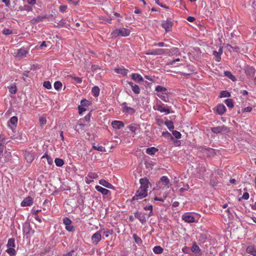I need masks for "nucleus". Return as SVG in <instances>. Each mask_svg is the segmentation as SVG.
I'll use <instances>...</instances> for the list:
<instances>
[{"label":"nucleus","instance_id":"nucleus-1","mask_svg":"<svg viewBox=\"0 0 256 256\" xmlns=\"http://www.w3.org/2000/svg\"><path fill=\"white\" fill-rule=\"evenodd\" d=\"M140 186L136 190L135 196L132 197V201L142 199L148 195V188L150 185L148 179L146 178H140Z\"/></svg>","mask_w":256,"mask_h":256},{"label":"nucleus","instance_id":"nucleus-2","mask_svg":"<svg viewBox=\"0 0 256 256\" xmlns=\"http://www.w3.org/2000/svg\"><path fill=\"white\" fill-rule=\"evenodd\" d=\"M130 29L122 28L114 30L111 33V36L114 38L120 36H127L130 34Z\"/></svg>","mask_w":256,"mask_h":256},{"label":"nucleus","instance_id":"nucleus-3","mask_svg":"<svg viewBox=\"0 0 256 256\" xmlns=\"http://www.w3.org/2000/svg\"><path fill=\"white\" fill-rule=\"evenodd\" d=\"M156 188L158 190H165L170 188V180L166 176H162L156 182Z\"/></svg>","mask_w":256,"mask_h":256},{"label":"nucleus","instance_id":"nucleus-4","mask_svg":"<svg viewBox=\"0 0 256 256\" xmlns=\"http://www.w3.org/2000/svg\"><path fill=\"white\" fill-rule=\"evenodd\" d=\"M211 130L213 133L216 134H224L228 133L230 130L229 128L226 126L222 125L221 126L212 128Z\"/></svg>","mask_w":256,"mask_h":256},{"label":"nucleus","instance_id":"nucleus-5","mask_svg":"<svg viewBox=\"0 0 256 256\" xmlns=\"http://www.w3.org/2000/svg\"><path fill=\"white\" fill-rule=\"evenodd\" d=\"M102 230L97 231L92 236V242L94 244L96 245L102 240Z\"/></svg>","mask_w":256,"mask_h":256},{"label":"nucleus","instance_id":"nucleus-6","mask_svg":"<svg viewBox=\"0 0 256 256\" xmlns=\"http://www.w3.org/2000/svg\"><path fill=\"white\" fill-rule=\"evenodd\" d=\"M164 104L162 103L160 101H158L157 102L155 106L154 107V108L155 110H157L160 112H166V114H168L170 113V110L168 108H165L163 106Z\"/></svg>","mask_w":256,"mask_h":256},{"label":"nucleus","instance_id":"nucleus-7","mask_svg":"<svg viewBox=\"0 0 256 256\" xmlns=\"http://www.w3.org/2000/svg\"><path fill=\"white\" fill-rule=\"evenodd\" d=\"M162 26L165 30L166 32L172 30V22L168 20H162Z\"/></svg>","mask_w":256,"mask_h":256},{"label":"nucleus","instance_id":"nucleus-8","mask_svg":"<svg viewBox=\"0 0 256 256\" xmlns=\"http://www.w3.org/2000/svg\"><path fill=\"white\" fill-rule=\"evenodd\" d=\"M122 105L123 106L122 110L123 112L130 114H134L135 112V110L134 108L128 106L126 102L122 103Z\"/></svg>","mask_w":256,"mask_h":256},{"label":"nucleus","instance_id":"nucleus-9","mask_svg":"<svg viewBox=\"0 0 256 256\" xmlns=\"http://www.w3.org/2000/svg\"><path fill=\"white\" fill-rule=\"evenodd\" d=\"M33 203L32 198L30 196L26 198L21 202L22 206H30Z\"/></svg>","mask_w":256,"mask_h":256},{"label":"nucleus","instance_id":"nucleus-10","mask_svg":"<svg viewBox=\"0 0 256 256\" xmlns=\"http://www.w3.org/2000/svg\"><path fill=\"white\" fill-rule=\"evenodd\" d=\"M24 156L26 160L28 163H31L34 159V154L32 152H26Z\"/></svg>","mask_w":256,"mask_h":256},{"label":"nucleus","instance_id":"nucleus-11","mask_svg":"<svg viewBox=\"0 0 256 256\" xmlns=\"http://www.w3.org/2000/svg\"><path fill=\"white\" fill-rule=\"evenodd\" d=\"M165 53V50L162 48H157L150 50L148 54L152 55H162Z\"/></svg>","mask_w":256,"mask_h":256},{"label":"nucleus","instance_id":"nucleus-12","mask_svg":"<svg viewBox=\"0 0 256 256\" xmlns=\"http://www.w3.org/2000/svg\"><path fill=\"white\" fill-rule=\"evenodd\" d=\"M114 70L116 73L122 74L123 76H126L128 72V70L125 68L124 66L116 68Z\"/></svg>","mask_w":256,"mask_h":256},{"label":"nucleus","instance_id":"nucleus-13","mask_svg":"<svg viewBox=\"0 0 256 256\" xmlns=\"http://www.w3.org/2000/svg\"><path fill=\"white\" fill-rule=\"evenodd\" d=\"M112 126L114 128L120 129L124 126V124L121 121L114 120L112 122Z\"/></svg>","mask_w":256,"mask_h":256},{"label":"nucleus","instance_id":"nucleus-14","mask_svg":"<svg viewBox=\"0 0 256 256\" xmlns=\"http://www.w3.org/2000/svg\"><path fill=\"white\" fill-rule=\"evenodd\" d=\"M222 54V48H220L218 52L216 50L213 51V54L216 56V60L219 62L221 60V56Z\"/></svg>","mask_w":256,"mask_h":256},{"label":"nucleus","instance_id":"nucleus-15","mask_svg":"<svg viewBox=\"0 0 256 256\" xmlns=\"http://www.w3.org/2000/svg\"><path fill=\"white\" fill-rule=\"evenodd\" d=\"M246 252L252 256H256V246L254 245L249 246L246 248Z\"/></svg>","mask_w":256,"mask_h":256},{"label":"nucleus","instance_id":"nucleus-16","mask_svg":"<svg viewBox=\"0 0 256 256\" xmlns=\"http://www.w3.org/2000/svg\"><path fill=\"white\" fill-rule=\"evenodd\" d=\"M182 219L186 222L189 223L194 222L195 220V218L193 216L187 214L182 216Z\"/></svg>","mask_w":256,"mask_h":256},{"label":"nucleus","instance_id":"nucleus-17","mask_svg":"<svg viewBox=\"0 0 256 256\" xmlns=\"http://www.w3.org/2000/svg\"><path fill=\"white\" fill-rule=\"evenodd\" d=\"M245 71L246 76L249 77H252L254 76L256 70L254 68L248 66L246 68Z\"/></svg>","mask_w":256,"mask_h":256},{"label":"nucleus","instance_id":"nucleus-18","mask_svg":"<svg viewBox=\"0 0 256 256\" xmlns=\"http://www.w3.org/2000/svg\"><path fill=\"white\" fill-rule=\"evenodd\" d=\"M216 110L217 112L219 114L222 115V114H224L226 110V108L224 104H219L217 106Z\"/></svg>","mask_w":256,"mask_h":256},{"label":"nucleus","instance_id":"nucleus-19","mask_svg":"<svg viewBox=\"0 0 256 256\" xmlns=\"http://www.w3.org/2000/svg\"><path fill=\"white\" fill-rule=\"evenodd\" d=\"M99 184L106 188L110 189L114 188V186L111 184L109 183L108 182L104 180H100L99 181Z\"/></svg>","mask_w":256,"mask_h":256},{"label":"nucleus","instance_id":"nucleus-20","mask_svg":"<svg viewBox=\"0 0 256 256\" xmlns=\"http://www.w3.org/2000/svg\"><path fill=\"white\" fill-rule=\"evenodd\" d=\"M128 84L131 86L132 90L136 94H138L140 92V89L137 84H134L132 82H128Z\"/></svg>","mask_w":256,"mask_h":256},{"label":"nucleus","instance_id":"nucleus-21","mask_svg":"<svg viewBox=\"0 0 256 256\" xmlns=\"http://www.w3.org/2000/svg\"><path fill=\"white\" fill-rule=\"evenodd\" d=\"M157 96L164 102H170V98L169 96L167 94L166 92L162 93V94H158Z\"/></svg>","mask_w":256,"mask_h":256},{"label":"nucleus","instance_id":"nucleus-22","mask_svg":"<svg viewBox=\"0 0 256 256\" xmlns=\"http://www.w3.org/2000/svg\"><path fill=\"white\" fill-rule=\"evenodd\" d=\"M97 191L101 192L102 194L106 195L110 192V190L100 186H96L95 187Z\"/></svg>","mask_w":256,"mask_h":256},{"label":"nucleus","instance_id":"nucleus-23","mask_svg":"<svg viewBox=\"0 0 256 256\" xmlns=\"http://www.w3.org/2000/svg\"><path fill=\"white\" fill-rule=\"evenodd\" d=\"M131 78L134 80L137 81L138 82H142L144 80L142 76L138 74H131Z\"/></svg>","mask_w":256,"mask_h":256},{"label":"nucleus","instance_id":"nucleus-24","mask_svg":"<svg viewBox=\"0 0 256 256\" xmlns=\"http://www.w3.org/2000/svg\"><path fill=\"white\" fill-rule=\"evenodd\" d=\"M158 151V149L154 147H150L147 148L146 153L150 155H153Z\"/></svg>","mask_w":256,"mask_h":256},{"label":"nucleus","instance_id":"nucleus-25","mask_svg":"<svg viewBox=\"0 0 256 256\" xmlns=\"http://www.w3.org/2000/svg\"><path fill=\"white\" fill-rule=\"evenodd\" d=\"M134 216L137 218L141 222L144 223L146 222V219L143 214L138 212H136Z\"/></svg>","mask_w":256,"mask_h":256},{"label":"nucleus","instance_id":"nucleus-26","mask_svg":"<svg viewBox=\"0 0 256 256\" xmlns=\"http://www.w3.org/2000/svg\"><path fill=\"white\" fill-rule=\"evenodd\" d=\"M224 74L225 76L230 79L232 81L235 82L236 80V77L230 71H224Z\"/></svg>","mask_w":256,"mask_h":256},{"label":"nucleus","instance_id":"nucleus-27","mask_svg":"<svg viewBox=\"0 0 256 256\" xmlns=\"http://www.w3.org/2000/svg\"><path fill=\"white\" fill-rule=\"evenodd\" d=\"M28 54V51L24 48H21L18 50V56L20 57L25 56Z\"/></svg>","mask_w":256,"mask_h":256},{"label":"nucleus","instance_id":"nucleus-28","mask_svg":"<svg viewBox=\"0 0 256 256\" xmlns=\"http://www.w3.org/2000/svg\"><path fill=\"white\" fill-rule=\"evenodd\" d=\"M191 250L193 252L199 253L200 249L196 242H194L192 246Z\"/></svg>","mask_w":256,"mask_h":256},{"label":"nucleus","instance_id":"nucleus-29","mask_svg":"<svg viewBox=\"0 0 256 256\" xmlns=\"http://www.w3.org/2000/svg\"><path fill=\"white\" fill-rule=\"evenodd\" d=\"M93 96L95 97L98 96L100 94V88L98 86H95L92 88V90Z\"/></svg>","mask_w":256,"mask_h":256},{"label":"nucleus","instance_id":"nucleus-30","mask_svg":"<svg viewBox=\"0 0 256 256\" xmlns=\"http://www.w3.org/2000/svg\"><path fill=\"white\" fill-rule=\"evenodd\" d=\"M164 124L170 130H173L174 128V125L171 120H166Z\"/></svg>","mask_w":256,"mask_h":256},{"label":"nucleus","instance_id":"nucleus-31","mask_svg":"<svg viewBox=\"0 0 256 256\" xmlns=\"http://www.w3.org/2000/svg\"><path fill=\"white\" fill-rule=\"evenodd\" d=\"M153 251L156 254H160L162 252L163 248L160 246H156L154 248Z\"/></svg>","mask_w":256,"mask_h":256},{"label":"nucleus","instance_id":"nucleus-32","mask_svg":"<svg viewBox=\"0 0 256 256\" xmlns=\"http://www.w3.org/2000/svg\"><path fill=\"white\" fill-rule=\"evenodd\" d=\"M156 90L158 92H166L167 91V90L166 88L163 87L161 86H157L156 88Z\"/></svg>","mask_w":256,"mask_h":256},{"label":"nucleus","instance_id":"nucleus-33","mask_svg":"<svg viewBox=\"0 0 256 256\" xmlns=\"http://www.w3.org/2000/svg\"><path fill=\"white\" fill-rule=\"evenodd\" d=\"M54 162L56 166L59 167L62 166L64 164V160L59 158H56L54 160Z\"/></svg>","mask_w":256,"mask_h":256},{"label":"nucleus","instance_id":"nucleus-34","mask_svg":"<svg viewBox=\"0 0 256 256\" xmlns=\"http://www.w3.org/2000/svg\"><path fill=\"white\" fill-rule=\"evenodd\" d=\"M9 92L12 94H16L17 92V88L15 84H12L8 87Z\"/></svg>","mask_w":256,"mask_h":256},{"label":"nucleus","instance_id":"nucleus-35","mask_svg":"<svg viewBox=\"0 0 256 256\" xmlns=\"http://www.w3.org/2000/svg\"><path fill=\"white\" fill-rule=\"evenodd\" d=\"M224 103L230 108L234 107V102L232 99L228 98L225 100Z\"/></svg>","mask_w":256,"mask_h":256},{"label":"nucleus","instance_id":"nucleus-36","mask_svg":"<svg viewBox=\"0 0 256 256\" xmlns=\"http://www.w3.org/2000/svg\"><path fill=\"white\" fill-rule=\"evenodd\" d=\"M132 238L134 239L135 242L137 244H142V240L136 234H134L132 235Z\"/></svg>","mask_w":256,"mask_h":256},{"label":"nucleus","instance_id":"nucleus-37","mask_svg":"<svg viewBox=\"0 0 256 256\" xmlns=\"http://www.w3.org/2000/svg\"><path fill=\"white\" fill-rule=\"evenodd\" d=\"M6 246L8 248H14L15 246L14 240V238H10Z\"/></svg>","mask_w":256,"mask_h":256},{"label":"nucleus","instance_id":"nucleus-38","mask_svg":"<svg viewBox=\"0 0 256 256\" xmlns=\"http://www.w3.org/2000/svg\"><path fill=\"white\" fill-rule=\"evenodd\" d=\"M91 104V102L89 100H86V99H83L80 101V105L83 106H90Z\"/></svg>","mask_w":256,"mask_h":256},{"label":"nucleus","instance_id":"nucleus-39","mask_svg":"<svg viewBox=\"0 0 256 256\" xmlns=\"http://www.w3.org/2000/svg\"><path fill=\"white\" fill-rule=\"evenodd\" d=\"M93 148L97 150L100 152H104L105 151V148L104 147L102 146H100L99 144H98L96 146H93Z\"/></svg>","mask_w":256,"mask_h":256},{"label":"nucleus","instance_id":"nucleus-40","mask_svg":"<svg viewBox=\"0 0 256 256\" xmlns=\"http://www.w3.org/2000/svg\"><path fill=\"white\" fill-rule=\"evenodd\" d=\"M62 84L59 81H56L54 84V88L56 90H60L62 88Z\"/></svg>","mask_w":256,"mask_h":256},{"label":"nucleus","instance_id":"nucleus-41","mask_svg":"<svg viewBox=\"0 0 256 256\" xmlns=\"http://www.w3.org/2000/svg\"><path fill=\"white\" fill-rule=\"evenodd\" d=\"M46 158L47 160V162L49 164H52L53 163L52 159L51 158L50 156L48 155L47 154H44L42 158Z\"/></svg>","mask_w":256,"mask_h":256},{"label":"nucleus","instance_id":"nucleus-42","mask_svg":"<svg viewBox=\"0 0 256 256\" xmlns=\"http://www.w3.org/2000/svg\"><path fill=\"white\" fill-rule=\"evenodd\" d=\"M230 94L229 92L227 91H222L220 92V98H226V97H230Z\"/></svg>","mask_w":256,"mask_h":256},{"label":"nucleus","instance_id":"nucleus-43","mask_svg":"<svg viewBox=\"0 0 256 256\" xmlns=\"http://www.w3.org/2000/svg\"><path fill=\"white\" fill-rule=\"evenodd\" d=\"M138 127L139 126L136 125H130L128 128L131 132H136Z\"/></svg>","mask_w":256,"mask_h":256},{"label":"nucleus","instance_id":"nucleus-44","mask_svg":"<svg viewBox=\"0 0 256 256\" xmlns=\"http://www.w3.org/2000/svg\"><path fill=\"white\" fill-rule=\"evenodd\" d=\"M72 220L66 217L63 219V223L66 226L70 225L72 224Z\"/></svg>","mask_w":256,"mask_h":256},{"label":"nucleus","instance_id":"nucleus-45","mask_svg":"<svg viewBox=\"0 0 256 256\" xmlns=\"http://www.w3.org/2000/svg\"><path fill=\"white\" fill-rule=\"evenodd\" d=\"M2 33L4 35H10L12 34V31L10 29L4 28L2 31Z\"/></svg>","mask_w":256,"mask_h":256},{"label":"nucleus","instance_id":"nucleus-46","mask_svg":"<svg viewBox=\"0 0 256 256\" xmlns=\"http://www.w3.org/2000/svg\"><path fill=\"white\" fill-rule=\"evenodd\" d=\"M39 122L41 126L45 125L46 123V118L44 117H40L39 118Z\"/></svg>","mask_w":256,"mask_h":256},{"label":"nucleus","instance_id":"nucleus-47","mask_svg":"<svg viewBox=\"0 0 256 256\" xmlns=\"http://www.w3.org/2000/svg\"><path fill=\"white\" fill-rule=\"evenodd\" d=\"M172 134L176 138H181V134L177 130H172Z\"/></svg>","mask_w":256,"mask_h":256},{"label":"nucleus","instance_id":"nucleus-48","mask_svg":"<svg viewBox=\"0 0 256 256\" xmlns=\"http://www.w3.org/2000/svg\"><path fill=\"white\" fill-rule=\"evenodd\" d=\"M88 176L90 177L92 180L97 178L98 174L96 172H90L88 174Z\"/></svg>","mask_w":256,"mask_h":256},{"label":"nucleus","instance_id":"nucleus-49","mask_svg":"<svg viewBox=\"0 0 256 256\" xmlns=\"http://www.w3.org/2000/svg\"><path fill=\"white\" fill-rule=\"evenodd\" d=\"M6 251L10 255H14L16 254V250L13 248H8Z\"/></svg>","mask_w":256,"mask_h":256},{"label":"nucleus","instance_id":"nucleus-50","mask_svg":"<svg viewBox=\"0 0 256 256\" xmlns=\"http://www.w3.org/2000/svg\"><path fill=\"white\" fill-rule=\"evenodd\" d=\"M43 86L47 89H50L52 88V85L50 82L46 81L43 83Z\"/></svg>","mask_w":256,"mask_h":256},{"label":"nucleus","instance_id":"nucleus-51","mask_svg":"<svg viewBox=\"0 0 256 256\" xmlns=\"http://www.w3.org/2000/svg\"><path fill=\"white\" fill-rule=\"evenodd\" d=\"M10 122L12 124L14 125L18 122V118L17 117L14 116L12 117L10 119Z\"/></svg>","mask_w":256,"mask_h":256},{"label":"nucleus","instance_id":"nucleus-52","mask_svg":"<svg viewBox=\"0 0 256 256\" xmlns=\"http://www.w3.org/2000/svg\"><path fill=\"white\" fill-rule=\"evenodd\" d=\"M65 228L68 232H74V226L71 224L70 225L66 226Z\"/></svg>","mask_w":256,"mask_h":256},{"label":"nucleus","instance_id":"nucleus-53","mask_svg":"<svg viewBox=\"0 0 256 256\" xmlns=\"http://www.w3.org/2000/svg\"><path fill=\"white\" fill-rule=\"evenodd\" d=\"M78 110L80 114H82L83 112L86 110V108H84V106H83L82 105H80L78 106Z\"/></svg>","mask_w":256,"mask_h":256},{"label":"nucleus","instance_id":"nucleus-54","mask_svg":"<svg viewBox=\"0 0 256 256\" xmlns=\"http://www.w3.org/2000/svg\"><path fill=\"white\" fill-rule=\"evenodd\" d=\"M112 234V230H106L104 232V235L106 238H108L110 234Z\"/></svg>","mask_w":256,"mask_h":256},{"label":"nucleus","instance_id":"nucleus-55","mask_svg":"<svg viewBox=\"0 0 256 256\" xmlns=\"http://www.w3.org/2000/svg\"><path fill=\"white\" fill-rule=\"evenodd\" d=\"M4 156L6 158L5 161L9 160H10V158L11 157V154L10 152L7 151L5 152Z\"/></svg>","mask_w":256,"mask_h":256},{"label":"nucleus","instance_id":"nucleus-56","mask_svg":"<svg viewBox=\"0 0 256 256\" xmlns=\"http://www.w3.org/2000/svg\"><path fill=\"white\" fill-rule=\"evenodd\" d=\"M72 79L74 80L77 83L81 84L82 82V78L78 76H73Z\"/></svg>","mask_w":256,"mask_h":256},{"label":"nucleus","instance_id":"nucleus-57","mask_svg":"<svg viewBox=\"0 0 256 256\" xmlns=\"http://www.w3.org/2000/svg\"><path fill=\"white\" fill-rule=\"evenodd\" d=\"M4 137L2 135L0 136V148L4 147Z\"/></svg>","mask_w":256,"mask_h":256},{"label":"nucleus","instance_id":"nucleus-58","mask_svg":"<svg viewBox=\"0 0 256 256\" xmlns=\"http://www.w3.org/2000/svg\"><path fill=\"white\" fill-rule=\"evenodd\" d=\"M144 210H150V216H151V214L152 212V205H148V206H146L145 208H144Z\"/></svg>","mask_w":256,"mask_h":256},{"label":"nucleus","instance_id":"nucleus-59","mask_svg":"<svg viewBox=\"0 0 256 256\" xmlns=\"http://www.w3.org/2000/svg\"><path fill=\"white\" fill-rule=\"evenodd\" d=\"M249 198V194L248 192H244L242 196V198L243 200H247Z\"/></svg>","mask_w":256,"mask_h":256},{"label":"nucleus","instance_id":"nucleus-60","mask_svg":"<svg viewBox=\"0 0 256 256\" xmlns=\"http://www.w3.org/2000/svg\"><path fill=\"white\" fill-rule=\"evenodd\" d=\"M84 180L88 184H90V182H92V180L91 178H90V177L88 176L85 177Z\"/></svg>","mask_w":256,"mask_h":256},{"label":"nucleus","instance_id":"nucleus-61","mask_svg":"<svg viewBox=\"0 0 256 256\" xmlns=\"http://www.w3.org/2000/svg\"><path fill=\"white\" fill-rule=\"evenodd\" d=\"M66 8H67L66 6H61L60 7V11L62 12H66Z\"/></svg>","mask_w":256,"mask_h":256},{"label":"nucleus","instance_id":"nucleus-62","mask_svg":"<svg viewBox=\"0 0 256 256\" xmlns=\"http://www.w3.org/2000/svg\"><path fill=\"white\" fill-rule=\"evenodd\" d=\"M252 110L251 106H248L244 109V112H250Z\"/></svg>","mask_w":256,"mask_h":256},{"label":"nucleus","instance_id":"nucleus-63","mask_svg":"<svg viewBox=\"0 0 256 256\" xmlns=\"http://www.w3.org/2000/svg\"><path fill=\"white\" fill-rule=\"evenodd\" d=\"M26 2L31 5H34L36 3V0H26Z\"/></svg>","mask_w":256,"mask_h":256},{"label":"nucleus","instance_id":"nucleus-64","mask_svg":"<svg viewBox=\"0 0 256 256\" xmlns=\"http://www.w3.org/2000/svg\"><path fill=\"white\" fill-rule=\"evenodd\" d=\"M196 20V18L193 16H188L187 18V20H188L190 22H194Z\"/></svg>","mask_w":256,"mask_h":256}]
</instances>
